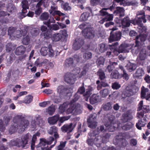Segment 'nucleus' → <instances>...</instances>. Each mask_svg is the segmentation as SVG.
Wrapping results in <instances>:
<instances>
[{
    "label": "nucleus",
    "instance_id": "obj_1",
    "mask_svg": "<svg viewBox=\"0 0 150 150\" xmlns=\"http://www.w3.org/2000/svg\"><path fill=\"white\" fill-rule=\"evenodd\" d=\"M29 124L28 120H21V116L19 115L16 116L14 118L13 123L9 127V133L11 134L16 132L18 129L21 130V132H23Z\"/></svg>",
    "mask_w": 150,
    "mask_h": 150
},
{
    "label": "nucleus",
    "instance_id": "obj_2",
    "mask_svg": "<svg viewBox=\"0 0 150 150\" xmlns=\"http://www.w3.org/2000/svg\"><path fill=\"white\" fill-rule=\"evenodd\" d=\"M67 108H68L66 111L67 114L71 113L76 115L79 114L81 112V108L80 104L73 103L69 102L64 103L59 106V109L61 112L62 113Z\"/></svg>",
    "mask_w": 150,
    "mask_h": 150
},
{
    "label": "nucleus",
    "instance_id": "obj_3",
    "mask_svg": "<svg viewBox=\"0 0 150 150\" xmlns=\"http://www.w3.org/2000/svg\"><path fill=\"white\" fill-rule=\"evenodd\" d=\"M29 30V27L25 26L22 29L17 30L13 27H10L9 28L8 32L10 36V38L12 40L16 38H19L22 36H24L26 35Z\"/></svg>",
    "mask_w": 150,
    "mask_h": 150
},
{
    "label": "nucleus",
    "instance_id": "obj_4",
    "mask_svg": "<svg viewBox=\"0 0 150 150\" xmlns=\"http://www.w3.org/2000/svg\"><path fill=\"white\" fill-rule=\"evenodd\" d=\"M31 137V136L30 134H27L23 135L21 138H17L11 140L10 142V145L11 146H16L23 148L28 144V142Z\"/></svg>",
    "mask_w": 150,
    "mask_h": 150
},
{
    "label": "nucleus",
    "instance_id": "obj_5",
    "mask_svg": "<svg viewBox=\"0 0 150 150\" xmlns=\"http://www.w3.org/2000/svg\"><path fill=\"white\" fill-rule=\"evenodd\" d=\"M22 12L18 13V17L21 19L27 15L28 16L33 17L34 15V12L32 11H29V13L26 14L27 12V9L29 8L28 5V2L26 0H23L22 2Z\"/></svg>",
    "mask_w": 150,
    "mask_h": 150
},
{
    "label": "nucleus",
    "instance_id": "obj_6",
    "mask_svg": "<svg viewBox=\"0 0 150 150\" xmlns=\"http://www.w3.org/2000/svg\"><path fill=\"white\" fill-rule=\"evenodd\" d=\"M113 8V7L112 6H110V8H103L100 11L101 15L105 16L104 18L99 21V22L100 23L103 24L105 21H110L112 20L113 15L109 14L105 11L108 9L112 11Z\"/></svg>",
    "mask_w": 150,
    "mask_h": 150
},
{
    "label": "nucleus",
    "instance_id": "obj_7",
    "mask_svg": "<svg viewBox=\"0 0 150 150\" xmlns=\"http://www.w3.org/2000/svg\"><path fill=\"white\" fill-rule=\"evenodd\" d=\"M137 117L139 119L136 123V127L139 129H142V127H144L146 124V119L145 115L142 112H137Z\"/></svg>",
    "mask_w": 150,
    "mask_h": 150
},
{
    "label": "nucleus",
    "instance_id": "obj_8",
    "mask_svg": "<svg viewBox=\"0 0 150 150\" xmlns=\"http://www.w3.org/2000/svg\"><path fill=\"white\" fill-rule=\"evenodd\" d=\"M147 33L140 34L139 36H137L136 39V45L134 48L136 49V52H137L140 48V46L143 44V42L146 40L147 37Z\"/></svg>",
    "mask_w": 150,
    "mask_h": 150
},
{
    "label": "nucleus",
    "instance_id": "obj_9",
    "mask_svg": "<svg viewBox=\"0 0 150 150\" xmlns=\"http://www.w3.org/2000/svg\"><path fill=\"white\" fill-rule=\"evenodd\" d=\"M58 7L54 2H52V5L51 8L49 10V12L50 14L52 16H54L57 15L59 16H64L65 14L61 12L60 11L57 10Z\"/></svg>",
    "mask_w": 150,
    "mask_h": 150
},
{
    "label": "nucleus",
    "instance_id": "obj_10",
    "mask_svg": "<svg viewBox=\"0 0 150 150\" xmlns=\"http://www.w3.org/2000/svg\"><path fill=\"white\" fill-rule=\"evenodd\" d=\"M132 48V50H136V49L134 48V46H132L131 45L122 44L119 47V51L121 53L128 52Z\"/></svg>",
    "mask_w": 150,
    "mask_h": 150
},
{
    "label": "nucleus",
    "instance_id": "obj_11",
    "mask_svg": "<svg viewBox=\"0 0 150 150\" xmlns=\"http://www.w3.org/2000/svg\"><path fill=\"white\" fill-rule=\"evenodd\" d=\"M83 35L86 38H92L95 36L92 28H85L82 31Z\"/></svg>",
    "mask_w": 150,
    "mask_h": 150
},
{
    "label": "nucleus",
    "instance_id": "obj_12",
    "mask_svg": "<svg viewBox=\"0 0 150 150\" xmlns=\"http://www.w3.org/2000/svg\"><path fill=\"white\" fill-rule=\"evenodd\" d=\"M141 94L142 98H145L146 100H150V91L148 88L142 86L141 88Z\"/></svg>",
    "mask_w": 150,
    "mask_h": 150
},
{
    "label": "nucleus",
    "instance_id": "obj_13",
    "mask_svg": "<svg viewBox=\"0 0 150 150\" xmlns=\"http://www.w3.org/2000/svg\"><path fill=\"white\" fill-rule=\"evenodd\" d=\"M122 33L120 31H117L113 34L110 33V35L109 38V40L110 42L113 41H118L121 38Z\"/></svg>",
    "mask_w": 150,
    "mask_h": 150
},
{
    "label": "nucleus",
    "instance_id": "obj_14",
    "mask_svg": "<svg viewBox=\"0 0 150 150\" xmlns=\"http://www.w3.org/2000/svg\"><path fill=\"white\" fill-rule=\"evenodd\" d=\"M75 76L73 74L67 73L64 77L65 81L69 84H73L75 82Z\"/></svg>",
    "mask_w": 150,
    "mask_h": 150
},
{
    "label": "nucleus",
    "instance_id": "obj_15",
    "mask_svg": "<svg viewBox=\"0 0 150 150\" xmlns=\"http://www.w3.org/2000/svg\"><path fill=\"white\" fill-rule=\"evenodd\" d=\"M141 110L142 111L138 112H142L143 113L144 115L145 113H148L149 111V106H143V101L142 100L140 101L138 104L137 110L139 111Z\"/></svg>",
    "mask_w": 150,
    "mask_h": 150
},
{
    "label": "nucleus",
    "instance_id": "obj_16",
    "mask_svg": "<svg viewBox=\"0 0 150 150\" xmlns=\"http://www.w3.org/2000/svg\"><path fill=\"white\" fill-rule=\"evenodd\" d=\"M75 127V125H73L71 123L69 124H66L61 128V129L63 132H67L69 133L72 131Z\"/></svg>",
    "mask_w": 150,
    "mask_h": 150
},
{
    "label": "nucleus",
    "instance_id": "obj_17",
    "mask_svg": "<svg viewBox=\"0 0 150 150\" xmlns=\"http://www.w3.org/2000/svg\"><path fill=\"white\" fill-rule=\"evenodd\" d=\"M121 23L123 28L129 27L130 23L134 25L136 24L134 20H130L128 17L124 18L122 20Z\"/></svg>",
    "mask_w": 150,
    "mask_h": 150
},
{
    "label": "nucleus",
    "instance_id": "obj_18",
    "mask_svg": "<svg viewBox=\"0 0 150 150\" xmlns=\"http://www.w3.org/2000/svg\"><path fill=\"white\" fill-rule=\"evenodd\" d=\"M83 43L84 42L82 39L80 38L76 39L73 45V49L74 50H78Z\"/></svg>",
    "mask_w": 150,
    "mask_h": 150
},
{
    "label": "nucleus",
    "instance_id": "obj_19",
    "mask_svg": "<svg viewBox=\"0 0 150 150\" xmlns=\"http://www.w3.org/2000/svg\"><path fill=\"white\" fill-rule=\"evenodd\" d=\"M118 45V43L117 42L112 44L111 45H109L111 47V50L112 51L113 56L114 55H117L120 53L119 51V48H117Z\"/></svg>",
    "mask_w": 150,
    "mask_h": 150
},
{
    "label": "nucleus",
    "instance_id": "obj_20",
    "mask_svg": "<svg viewBox=\"0 0 150 150\" xmlns=\"http://www.w3.org/2000/svg\"><path fill=\"white\" fill-rule=\"evenodd\" d=\"M45 138L40 139L39 144L36 147V150H45L48 147V145L45 144Z\"/></svg>",
    "mask_w": 150,
    "mask_h": 150
},
{
    "label": "nucleus",
    "instance_id": "obj_21",
    "mask_svg": "<svg viewBox=\"0 0 150 150\" xmlns=\"http://www.w3.org/2000/svg\"><path fill=\"white\" fill-rule=\"evenodd\" d=\"M58 129L55 126H53L50 127L48 130V132L50 134H54V136L55 139L59 138V135L57 133Z\"/></svg>",
    "mask_w": 150,
    "mask_h": 150
},
{
    "label": "nucleus",
    "instance_id": "obj_22",
    "mask_svg": "<svg viewBox=\"0 0 150 150\" xmlns=\"http://www.w3.org/2000/svg\"><path fill=\"white\" fill-rule=\"evenodd\" d=\"M106 127V129L109 131L112 132L115 130V129L118 126V125L116 123H112L107 122L105 125Z\"/></svg>",
    "mask_w": 150,
    "mask_h": 150
},
{
    "label": "nucleus",
    "instance_id": "obj_23",
    "mask_svg": "<svg viewBox=\"0 0 150 150\" xmlns=\"http://www.w3.org/2000/svg\"><path fill=\"white\" fill-rule=\"evenodd\" d=\"M100 96L98 94H93L90 98V102L91 104H94L99 101Z\"/></svg>",
    "mask_w": 150,
    "mask_h": 150
},
{
    "label": "nucleus",
    "instance_id": "obj_24",
    "mask_svg": "<svg viewBox=\"0 0 150 150\" xmlns=\"http://www.w3.org/2000/svg\"><path fill=\"white\" fill-rule=\"evenodd\" d=\"M59 119V115L57 114L54 116L49 117L48 119V122L50 125L56 124Z\"/></svg>",
    "mask_w": 150,
    "mask_h": 150
},
{
    "label": "nucleus",
    "instance_id": "obj_25",
    "mask_svg": "<svg viewBox=\"0 0 150 150\" xmlns=\"http://www.w3.org/2000/svg\"><path fill=\"white\" fill-rule=\"evenodd\" d=\"M74 65L73 59L71 58L66 59L64 63V66L65 67L71 68L74 67Z\"/></svg>",
    "mask_w": 150,
    "mask_h": 150
},
{
    "label": "nucleus",
    "instance_id": "obj_26",
    "mask_svg": "<svg viewBox=\"0 0 150 150\" xmlns=\"http://www.w3.org/2000/svg\"><path fill=\"white\" fill-rule=\"evenodd\" d=\"M92 91V87L90 86H88V89H86V92L83 94L84 99L86 101H88V98L91 94Z\"/></svg>",
    "mask_w": 150,
    "mask_h": 150
},
{
    "label": "nucleus",
    "instance_id": "obj_27",
    "mask_svg": "<svg viewBox=\"0 0 150 150\" xmlns=\"http://www.w3.org/2000/svg\"><path fill=\"white\" fill-rule=\"evenodd\" d=\"M59 53V52L57 51H54L52 49V45H49V50L47 54L50 57H53L55 55L56 56Z\"/></svg>",
    "mask_w": 150,
    "mask_h": 150
},
{
    "label": "nucleus",
    "instance_id": "obj_28",
    "mask_svg": "<svg viewBox=\"0 0 150 150\" xmlns=\"http://www.w3.org/2000/svg\"><path fill=\"white\" fill-rule=\"evenodd\" d=\"M139 18H137V17L134 19V20L135 23L137 24L141 25L142 22L145 23L146 22V20L145 19V16L144 15V17L140 15Z\"/></svg>",
    "mask_w": 150,
    "mask_h": 150
},
{
    "label": "nucleus",
    "instance_id": "obj_29",
    "mask_svg": "<svg viewBox=\"0 0 150 150\" xmlns=\"http://www.w3.org/2000/svg\"><path fill=\"white\" fill-rule=\"evenodd\" d=\"M109 64L107 66L105 70V71H108L110 73L115 67V66L117 65V63L116 62H112L111 61H109Z\"/></svg>",
    "mask_w": 150,
    "mask_h": 150
},
{
    "label": "nucleus",
    "instance_id": "obj_30",
    "mask_svg": "<svg viewBox=\"0 0 150 150\" xmlns=\"http://www.w3.org/2000/svg\"><path fill=\"white\" fill-rule=\"evenodd\" d=\"M126 69L129 72L134 70L137 68L136 65L134 63L129 62L125 66Z\"/></svg>",
    "mask_w": 150,
    "mask_h": 150
},
{
    "label": "nucleus",
    "instance_id": "obj_31",
    "mask_svg": "<svg viewBox=\"0 0 150 150\" xmlns=\"http://www.w3.org/2000/svg\"><path fill=\"white\" fill-rule=\"evenodd\" d=\"M25 51V47L21 45L16 49L15 53L16 54L19 55L24 53Z\"/></svg>",
    "mask_w": 150,
    "mask_h": 150
},
{
    "label": "nucleus",
    "instance_id": "obj_32",
    "mask_svg": "<svg viewBox=\"0 0 150 150\" xmlns=\"http://www.w3.org/2000/svg\"><path fill=\"white\" fill-rule=\"evenodd\" d=\"M144 74V70L142 68H139L137 69L134 75V77L138 78H140L143 76Z\"/></svg>",
    "mask_w": 150,
    "mask_h": 150
},
{
    "label": "nucleus",
    "instance_id": "obj_33",
    "mask_svg": "<svg viewBox=\"0 0 150 150\" xmlns=\"http://www.w3.org/2000/svg\"><path fill=\"white\" fill-rule=\"evenodd\" d=\"M147 54V53L146 50L145 49H143L139 53V58L141 60H144L146 58Z\"/></svg>",
    "mask_w": 150,
    "mask_h": 150
},
{
    "label": "nucleus",
    "instance_id": "obj_34",
    "mask_svg": "<svg viewBox=\"0 0 150 150\" xmlns=\"http://www.w3.org/2000/svg\"><path fill=\"white\" fill-rule=\"evenodd\" d=\"M40 135V133L38 132L33 135L31 143V148L32 149H33L34 148L35 143L37 140V136L39 137Z\"/></svg>",
    "mask_w": 150,
    "mask_h": 150
},
{
    "label": "nucleus",
    "instance_id": "obj_35",
    "mask_svg": "<svg viewBox=\"0 0 150 150\" xmlns=\"http://www.w3.org/2000/svg\"><path fill=\"white\" fill-rule=\"evenodd\" d=\"M42 5L41 1H39L37 4L35 9V14L38 15H39L42 11V9L40 6Z\"/></svg>",
    "mask_w": 150,
    "mask_h": 150
},
{
    "label": "nucleus",
    "instance_id": "obj_36",
    "mask_svg": "<svg viewBox=\"0 0 150 150\" xmlns=\"http://www.w3.org/2000/svg\"><path fill=\"white\" fill-rule=\"evenodd\" d=\"M110 91L109 89L105 88L101 90L100 91V93L102 98H105L110 93Z\"/></svg>",
    "mask_w": 150,
    "mask_h": 150
},
{
    "label": "nucleus",
    "instance_id": "obj_37",
    "mask_svg": "<svg viewBox=\"0 0 150 150\" xmlns=\"http://www.w3.org/2000/svg\"><path fill=\"white\" fill-rule=\"evenodd\" d=\"M138 26V31L139 32L140 34H144L147 33H146V26H144L143 25L142 23L141 25L137 24Z\"/></svg>",
    "mask_w": 150,
    "mask_h": 150
},
{
    "label": "nucleus",
    "instance_id": "obj_38",
    "mask_svg": "<svg viewBox=\"0 0 150 150\" xmlns=\"http://www.w3.org/2000/svg\"><path fill=\"white\" fill-rule=\"evenodd\" d=\"M124 9L121 7H117L116 10L115 11L117 14H118L120 17H121L124 16Z\"/></svg>",
    "mask_w": 150,
    "mask_h": 150
},
{
    "label": "nucleus",
    "instance_id": "obj_39",
    "mask_svg": "<svg viewBox=\"0 0 150 150\" xmlns=\"http://www.w3.org/2000/svg\"><path fill=\"white\" fill-rule=\"evenodd\" d=\"M49 50V45L47 47L45 46L42 47L40 51L41 54L43 56H46L48 53Z\"/></svg>",
    "mask_w": 150,
    "mask_h": 150
},
{
    "label": "nucleus",
    "instance_id": "obj_40",
    "mask_svg": "<svg viewBox=\"0 0 150 150\" xmlns=\"http://www.w3.org/2000/svg\"><path fill=\"white\" fill-rule=\"evenodd\" d=\"M29 29H30V33L33 36H36L39 34V29L38 28H32L30 27H28Z\"/></svg>",
    "mask_w": 150,
    "mask_h": 150
},
{
    "label": "nucleus",
    "instance_id": "obj_41",
    "mask_svg": "<svg viewBox=\"0 0 150 150\" xmlns=\"http://www.w3.org/2000/svg\"><path fill=\"white\" fill-rule=\"evenodd\" d=\"M89 15L90 13L89 12H86L83 13L80 17V21H86L89 16Z\"/></svg>",
    "mask_w": 150,
    "mask_h": 150
},
{
    "label": "nucleus",
    "instance_id": "obj_42",
    "mask_svg": "<svg viewBox=\"0 0 150 150\" xmlns=\"http://www.w3.org/2000/svg\"><path fill=\"white\" fill-rule=\"evenodd\" d=\"M112 103L110 102L106 103L103 104L102 108L105 110H108L112 109Z\"/></svg>",
    "mask_w": 150,
    "mask_h": 150
},
{
    "label": "nucleus",
    "instance_id": "obj_43",
    "mask_svg": "<svg viewBox=\"0 0 150 150\" xmlns=\"http://www.w3.org/2000/svg\"><path fill=\"white\" fill-rule=\"evenodd\" d=\"M88 135L90 136V138H89V137H88V138L86 140V142L89 145L92 146L94 144V142L93 137H94V136H93L90 133H88Z\"/></svg>",
    "mask_w": 150,
    "mask_h": 150
},
{
    "label": "nucleus",
    "instance_id": "obj_44",
    "mask_svg": "<svg viewBox=\"0 0 150 150\" xmlns=\"http://www.w3.org/2000/svg\"><path fill=\"white\" fill-rule=\"evenodd\" d=\"M62 36L61 34L60 33H57L53 34L52 36V39L55 41H59Z\"/></svg>",
    "mask_w": 150,
    "mask_h": 150
},
{
    "label": "nucleus",
    "instance_id": "obj_45",
    "mask_svg": "<svg viewBox=\"0 0 150 150\" xmlns=\"http://www.w3.org/2000/svg\"><path fill=\"white\" fill-rule=\"evenodd\" d=\"M30 42V38L29 36L27 34L23 36L22 40V43L24 45H28Z\"/></svg>",
    "mask_w": 150,
    "mask_h": 150
},
{
    "label": "nucleus",
    "instance_id": "obj_46",
    "mask_svg": "<svg viewBox=\"0 0 150 150\" xmlns=\"http://www.w3.org/2000/svg\"><path fill=\"white\" fill-rule=\"evenodd\" d=\"M132 93L131 92L129 87H127L125 90L122 93V95L124 96V97H125L132 96Z\"/></svg>",
    "mask_w": 150,
    "mask_h": 150
},
{
    "label": "nucleus",
    "instance_id": "obj_47",
    "mask_svg": "<svg viewBox=\"0 0 150 150\" xmlns=\"http://www.w3.org/2000/svg\"><path fill=\"white\" fill-rule=\"evenodd\" d=\"M55 108L54 105H51L46 109V112L50 115H52L54 112Z\"/></svg>",
    "mask_w": 150,
    "mask_h": 150
},
{
    "label": "nucleus",
    "instance_id": "obj_48",
    "mask_svg": "<svg viewBox=\"0 0 150 150\" xmlns=\"http://www.w3.org/2000/svg\"><path fill=\"white\" fill-rule=\"evenodd\" d=\"M111 3L110 1H107L105 0H101L100 6L102 7H107V8H110L109 6Z\"/></svg>",
    "mask_w": 150,
    "mask_h": 150
},
{
    "label": "nucleus",
    "instance_id": "obj_49",
    "mask_svg": "<svg viewBox=\"0 0 150 150\" xmlns=\"http://www.w3.org/2000/svg\"><path fill=\"white\" fill-rule=\"evenodd\" d=\"M122 116L123 118L124 121L127 122L128 120L132 119V117L131 115L129 114V113L126 112L122 115Z\"/></svg>",
    "mask_w": 150,
    "mask_h": 150
},
{
    "label": "nucleus",
    "instance_id": "obj_50",
    "mask_svg": "<svg viewBox=\"0 0 150 150\" xmlns=\"http://www.w3.org/2000/svg\"><path fill=\"white\" fill-rule=\"evenodd\" d=\"M117 141L118 142V143L121 146H124L127 144V142L125 139L120 138V139H117Z\"/></svg>",
    "mask_w": 150,
    "mask_h": 150
},
{
    "label": "nucleus",
    "instance_id": "obj_51",
    "mask_svg": "<svg viewBox=\"0 0 150 150\" xmlns=\"http://www.w3.org/2000/svg\"><path fill=\"white\" fill-rule=\"evenodd\" d=\"M110 136L108 133L104 134L102 138V141L103 143H106L108 141V140Z\"/></svg>",
    "mask_w": 150,
    "mask_h": 150
},
{
    "label": "nucleus",
    "instance_id": "obj_52",
    "mask_svg": "<svg viewBox=\"0 0 150 150\" xmlns=\"http://www.w3.org/2000/svg\"><path fill=\"white\" fill-rule=\"evenodd\" d=\"M97 73V74L99 76V77L101 80H103L105 78V74L102 69L99 70Z\"/></svg>",
    "mask_w": 150,
    "mask_h": 150
},
{
    "label": "nucleus",
    "instance_id": "obj_53",
    "mask_svg": "<svg viewBox=\"0 0 150 150\" xmlns=\"http://www.w3.org/2000/svg\"><path fill=\"white\" fill-rule=\"evenodd\" d=\"M49 17V14L48 13L44 12L40 16V19L42 21L47 20Z\"/></svg>",
    "mask_w": 150,
    "mask_h": 150
},
{
    "label": "nucleus",
    "instance_id": "obj_54",
    "mask_svg": "<svg viewBox=\"0 0 150 150\" xmlns=\"http://www.w3.org/2000/svg\"><path fill=\"white\" fill-rule=\"evenodd\" d=\"M8 1L10 2V3L8 5L7 7V10L9 12H11L13 11L15 8V6L13 5L11 3L12 1L11 0H8Z\"/></svg>",
    "mask_w": 150,
    "mask_h": 150
},
{
    "label": "nucleus",
    "instance_id": "obj_55",
    "mask_svg": "<svg viewBox=\"0 0 150 150\" xmlns=\"http://www.w3.org/2000/svg\"><path fill=\"white\" fill-rule=\"evenodd\" d=\"M92 57V54L90 52H87L83 54V57L86 60L90 59Z\"/></svg>",
    "mask_w": 150,
    "mask_h": 150
},
{
    "label": "nucleus",
    "instance_id": "obj_56",
    "mask_svg": "<svg viewBox=\"0 0 150 150\" xmlns=\"http://www.w3.org/2000/svg\"><path fill=\"white\" fill-rule=\"evenodd\" d=\"M104 61V58L103 57H101L97 59L96 63L98 66H100L101 65H103Z\"/></svg>",
    "mask_w": 150,
    "mask_h": 150
},
{
    "label": "nucleus",
    "instance_id": "obj_57",
    "mask_svg": "<svg viewBox=\"0 0 150 150\" xmlns=\"http://www.w3.org/2000/svg\"><path fill=\"white\" fill-rule=\"evenodd\" d=\"M33 97L31 95L26 96L23 101V102L25 103H29L33 100Z\"/></svg>",
    "mask_w": 150,
    "mask_h": 150
},
{
    "label": "nucleus",
    "instance_id": "obj_58",
    "mask_svg": "<svg viewBox=\"0 0 150 150\" xmlns=\"http://www.w3.org/2000/svg\"><path fill=\"white\" fill-rule=\"evenodd\" d=\"M88 122V126L89 127L93 128L96 127L97 125V122L96 121H87Z\"/></svg>",
    "mask_w": 150,
    "mask_h": 150
},
{
    "label": "nucleus",
    "instance_id": "obj_59",
    "mask_svg": "<svg viewBox=\"0 0 150 150\" xmlns=\"http://www.w3.org/2000/svg\"><path fill=\"white\" fill-rule=\"evenodd\" d=\"M61 5L62 8L65 10H69L71 9V7L69 6V4L67 3L64 4L62 2Z\"/></svg>",
    "mask_w": 150,
    "mask_h": 150
},
{
    "label": "nucleus",
    "instance_id": "obj_60",
    "mask_svg": "<svg viewBox=\"0 0 150 150\" xmlns=\"http://www.w3.org/2000/svg\"><path fill=\"white\" fill-rule=\"evenodd\" d=\"M131 92L132 93V95L135 94L137 93L139 90V88L138 87L135 86H133L132 87L129 88Z\"/></svg>",
    "mask_w": 150,
    "mask_h": 150
},
{
    "label": "nucleus",
    "instance_id": "obj_61",
    "mask_svg": "<svg viewBox=\"0 0 150 150\" xmlns=\"http://www.w3.org/2000/svg\"><path fill=\"white\" fill-rule=\"evenodd\" d=\"M55 23V21L54 20L53 17H50V19L47 21H44L43 23L49 26L50 25L51 23Z\"/></svg>",
    "mask_w": 150,
    "mask_h": 150
},
{
    "label": "nucleus",
    "instance_id": "obj_62",
    "mask_svg": "<svg viewBox=\"0 0 150 150\" xmlns=\"http://www.w3.org/2000/svg\"><path fill=\"white\" fill-rule=\"evenodd\" d=\"M47 27L52 30H57L59 28V25L56 24L50 25Z\"/></svg>",
    "mask_w": 150,
    "mask_h": 150
},
{
    "label": "nucleus",
    "instance_id": "obj_63",
    "mask_svg": "<svg viewBox=\"0 0 150 150\" xmlns=\"http://www.w3.org/2000/svg\"><path fill=\"white\" fill-rule=\"evenodd\" d=\"M119 76V73L116 71H114L110 75V77L112 79H116L118 78Z\"/></svg>",
    "mask_w": 150,
    "mask_h": 150
},
{
    "label": "nucleus",
    "instance_id": "obj_64",
    "mask_svg": "<svg viewBox=\"0 0 150 150\" xmlns=\"http://www.w3.org/2000/svg\"><path fill=\"white\" fill-rule=\"evenodd\" d=\"M65 87L61 85L57 88V92L59 93L62 94L64 93Z\"/></svg>",
    "mask_w": 150,
    "mask_h": 150
}]
</instances>
